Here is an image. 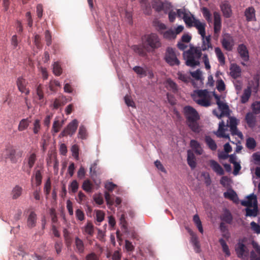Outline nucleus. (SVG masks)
<instances>
[{
  "label": "nucleus",
  "instance_id": "nucleus-30",
  "mask_svg": "<svg viewBox=\"0 0 260 260\" xmlns=\"http://www.w3.org/2000/svg\"><path fill=\"white\" fill-rule=\"evenodd\" d=\"M220 219L223 222L228 224H231L233 221V218L230 211L225 209L220 216Z\"/></svg>",
  "mask_w": 260,
  "mask_h": 260
},
{
  "label": "nucleus",
  "instance_id": "nucleus-2",
  "mask_svg": "<svg viewBox=\"0 0 260 260\" xmlns=\"http://www.w3.org/2000/svg\"><path fill=\"white\" fill-rule=\"evenodd\" d=\"M202 53L199 48L191 47L189 50L183 53V56L186 60L185 63L187 66L194 67L200 64L199 59Z\"/></svg>",
  "mask_w": 260,
  "mask_h": 260
},
{
  "label": "nucleus",
  "instance_id": "nucleus-43",
  "mask_svg": "<svg viewBox=\"0 0 260 260\" xmlns=\"http://www.w3.org/2000/svg\"><path fill=\"white\" fill-rule=\"evenodd\" d=\"M160 34L163 35L165 39L168 40L174 39L176 37L175 32L172 29H169L164 32H160Z\"/></svg>",
  "mask_w": 260,
  "mask_h": 260
},
{
  "label": "nucleus",
  "instance_id": "nucleus-33",
  "mask_svg": "<svg viewBox=\"0 0 260 260\" xmlns=\"http://www.w3.org/2000/svg\"><path fill=\"white\" fill-rule=\"evenodd\" d=\"M177 77L179 80L183 82L184 83H187L191 82L192 85H194V80H192L190 76L187 74L183 73L181 72H178L177 73Z\"/></svg>",
  "mask_w": 260,
  "mask_h": 260
},
{
  "label": "nucleus",
  "instance_id": "nucleus-28",
  "mask_svg": "<svg viewBox=\"0 0 260 260\" xmlns=\"http://www.w3.org/2000/svg\"><path fill=\"white\" fill-rule=\"evenodd\" d=\"M255 11L252 7H249L245 10V16L248 21H251L255 20Z\"/></svg>",
  "mask_w": 260,
  "mask_h": 260
},
{
  "label": "nucleus",
  "instance_id": "nucleus-22",
  "mask_svg": "<svg viewBox=\"0 0 260 260\" xmlns=\"http://www.w3.org/2000/svg\"><path fill=\"white\" fill-rule=\"evenodd\" d=\"M206 24L205 22H202L199 20H195L194 27H195L198 31V33L201 35L202 38L206 36L205 28Z\"/></svg>",
  "mask_w": 260,
  "mask_h": 260
},
{
  "label": "nucleus",
  "instance_id": "nucleus-34",
  "mask_svg": "<svg viewBox=\"0 0 260 260\" xmlns=\"http://www.w3.org/2000/svg\"><path fill=\"white\" fill-rule=\"evenodd\" d=\"M30 120H29L28 118H24L21 119L18 126V130L19 132H22L25 129H26L29 125L30 123Z\"/></svg>",
  "mask_w": 260,
  "mask_h": 260
},
{
  "label": "nucleus",
  "instance_id": "nucleus-51",
  "mask_svg": "<svg viewBox=\"0 0 260 260\" xmlns=\"http://www.w3.org/2000/svg\"><path fill=\"white\" fill-rule=\"evenodd\" d=\"M35 177L36 184L37 186H40L42 183V172L41 170H36L35 172Z\"/></svg>",
  "mask_w": 260,
  "mask_h": 260
},
{
  "label": "nucleus",
  "instance_id": "nucleus-54",
  "mask_svg": "<svg viewBox=\"0 0 260 260\" xmlns=\"http://www.w3.org/2000/svg\"><path fill=\"white\" fill-rule=\"evenodd\" d=\"M51 180H50V178H48L46 180V181L45 183V185H44V192L46 196V198H47L48 196L50 193L51 188Z\"/></svg>",
  "mask_w": 260,
  "mask_h": 260
},
{
  "label": "nucleus",
  "instance_id": "nucleus-62",
  "mask_svg": "<svg viewBox=\"0 0 260 260\" xmlns=\"http://www.w3.org/2000/svg\"><path fill=\"white\" fill-rule=\"evenodd\" d=\"M73 156L76 159L79 157V147L77 144H74L71 148Z\"/></svg>",
  "mask_w": 260,
  "mask_h": 260
},
{
  "label": "nucleus",
  "instance_id": "nucleus-23",
  "mask_svg": "<svg viewBox=\"0 0 260 260\" xmlns=\"http://www.w3.org/2000/svg\"><path fill=\"white\" fill-rule=\"evenodd\" d=\"M255 114L251 112H248L245 116V121L249 127L252 128L255 126L256 124V116Z\"/></svg>",
  "mask_w": 260,
  "mask_h": 260
},
{
  "label": "nucleus",
  "instance_id": "nucleus-60",
  "mask_svg": "<svg viewBox=\"0 0 260 260\" xmlns=\"http://www.w3.org/2000/svg\"><path fill=\"white\" fill-rule=\"evenodd\" d=\"M78 136L82 139H85L86 138V129L84 125H81L79 129Z\"/></svg>",
  "mask_w": 260,
  "mask_h": 260
},
{
  "label": "nucleus",
  "instance_id": "nucleus-27",
  "mask_svg": "<svg viewBox=\"0 0 260 260\" xmlns=\"http://www.w3.org/2000/svg\"><path fill=\"white\" fill-rule=\"evenodd\" d=\"M241 69L236 64H233L230 68V75L234 79H236L241 76Z\"/></svg>",
  "mask_w": 260,
  "mask_h": 260
},
{
  "label": "nucleus",
  "instance_id": "nucleus-52",
  "mask_svg": "<svg viewBox=\"0 0 260 260\" xmlns=\"http://www.w3.org/2000/svg\"><path fill=\"white\" fill-rule=\"evenodd\" d=\"M53 72L56 76H59L61 74L62 69L58 62H55L53 64Z\"/></svg>",
  "mask_w": 260,
  "mask_h": 260
},
{
  "label": "nucleus",
  "instance_id": "nucleus-10",
  "mask_svg": "<svg viewBox=\"0 0 260 260\" xmlns=\"http://www.w3.org/2000/svg\"><path fill=\"white\" fill-rule=\"evenodd\" d=\"M213 96L216 100V103L218 105V108L221 111V113L219 114V116H223L224 115L229 116L230 109L229 106L226 103H224L221 101L220 96L217 94L214 93Z\"/></svg>",
  "mask_w": 260,
  "mask_h": 260
},
{
  "label": "nucleus",
  "instance_id": "nucleus-20",
  "mask_svg": "<svg viewBox=\"0 0 260 260\" xmlns=\"http://www.w3.org/2000/svg\"><path fill=\"white\" fill-rule=\"evenodd\" d=\"M202 44L201 47H199L202 51H206L209 48H212V44L211 43V37L210 35L208 36H204L202 38Z\"/></svg>",
  "mask_w": 260,
  "mask_h": 260
},
{
  "label": "nucleus",
  "instance_id": "nucleus-7",
  "mask_svg": "<svg viewBox=\"0 0 260 260\" xmlns=\"http://www.w3.org/2000/svg\"><path fill=\"white\" fill-rule=\"evenodd\" d=\"M229 123L227 124L226 127L230 128L231 134L233 136H237L240 139L243 137L242 133L239 131L237 128V125L239 123V120L235 117H229Z\"/></svg>",
  "mask_w": 260,
  "mask_h": 260
},
{
  "label": "nucleus",
  "instance_id": "nucleus-39",
  "mask_svg": "<svg viewBox=\"0 0 260 260\" xmlns=\"http://www.w3.org/2000/svg\"><path fill=\"white\" fill-rule=\"evenodd\" d=\"M193 99L196 103L200 106L205 107H208L211 105V102L207 98L197 99V98L194 97Z\"/></svg>",
  "mask_w": 260,
  "mask_h": 260
},
{
  "label": "nucleus",
  "instance_id": "nucleus-37",
  "mask_svg": "<svg viewBox=\"0 0 260 260\" xmlns=\"http://www.w3.org/2000/svg\"><path fill=\"white\" fill-rule=\"evenodd\" d=\"M205 141L209 147V148L213 151H215L217 149V145L215 142V141L210 136H206L205 138Z\"/></svg>",
  "mask_w": 260,
  "mask_h": 260
},
{
  "label": "nucleus",
  "instance_id": "nucleus-6",
  "mask_svg": "<svg viewBox=\"0 0 260 260\" xmlns=\"http://www.w3.org/2000/svg\"><path fill=\"white\" fill-rule=\"evenodd\" d=\"M22 151H17L12 146L8 147L6 149V158H9L12 163H16L18 158L22 156Z\"/></svg>",
  "mask_w": 260,
  "mask_h": 260
},
{
  "label": "nucleus",
  "instance_id": "nucleus-14",
  "mask_svg": "<svg viewBox=\"0 0 260 260\" xmlns=\"http://www.w3.org/2000/svg\"><path fill=\"white\" fill-rule=\"evenodd\" d=\"M237 51L241 58L244 61H248L249 59V52L247 47L244 44H240L238 48Z\"/></svg>",
  "mask_w": 260,
  "mask_h": 260
},
{
  "label": "nucleus",
  "instance_id": "nucleus-16",
  "mask_svg": "<svg viewBox=\"0 0 260 260\" xmlns=\"http://www.w3.org/2000/svg\"><path fill=\"white\" fill-rule=\"evenodd\" d=\"M227 130L228 129L225 126L224 122L222 121L219 123L218 129L216 135L218 138H224L230 139L229 135L225 133V131Z\"/></svg>",
  "mask_w": 260,
  "mask_h": 260
},
{
  "label": "nucleus",
  "instance_id": "nucleus-25",
  "mask_svg": "<svg viewBox=\"0 0 260 260\" xmlns=\"http://www.w3.org/2000/svg\"><path fill=\"white\" fill-rule=\"evenodd\" d=\"M63 122V120H60L58 118L55 119L51 129V133L53 136H54L55 134L57 133L60 131L62 126Z\"/></svg>",
  "mask_w": 260,
  "mask_h": 260
},
{
  "label": "nucleus",
  "instance_id": "nucleus-49",
  "mask_svg": "<svg viewBox=\"0 0 260 260\" xmlns=\"http://www.w3.org/2000/svg\"><path fill=\"white\" fill-rule=\"evenodd\" d=\"M163 2L160 0H153L152 6L156 11L159 12L162 11L161 6Z\"/></svg>",
  "mask_w": 260,
  "mask_h": 260
},
{
  "label": "nucleus",
  "instance_id": "nucleus-41",
  "mask_svg": "<svg viewBox=\"0 0 260 260\" xmlns=\"http://www.w3.org/2000/svg\"><path fill=\"white\" fill-rule=\"evenodd\" d=\"M75 246L76 250L80 253H82L84 250V245L83 241L79 238L76 237L75 239Z\"/></svg>",
  "mask_w": 260,
  "mask_h": 260
},
{
  "label": "nucleus",
  "instance_id": "nucleus-5",
  "mask_svg": "<svg viewBox=\"0 0 260 260\" xmlns=\"http://www.w3.org/2000/svg\"><path fill=\"white\" fill-rule=\"evenodd\" d=\"M37 160V156L35 153H31L27 155L26 158L23 161V166L22 167L23 171L26 172L28 175L30 173L31 169L35 165Z\"/></svg>",
  "mask_w": 260,
  "mask_h": 260
},
{
  "label": "nucleus",
  "instance_id": "nucleus-12",
  "mask_svg": "<svg viewBox=\"0 0 260 260\" xmlns=\"http://www.w3.org/2000/svg\"><path fill=\"white\" fill-rule=\"evenodd\" d=\"M16 84L20 92L26 95L29 94V90L27 88V82L25 79L21 77H18L16 81Z\"/></svg>",
  "mask_w": 260,
  "mask_h": 260
},
{
  "label": "nucleus",
  "instance_id": "nucleus-1",
  "mask_svg": "<svg viewBox=\"0 0 260 260\" xmlns=\"http://www.w3.org/2000/svg\"><path fill=\"white\" fill-rule=\"evenodd\" d=\"M184 113L189 128L195 133H199L200 128L198 123L200 116L195 109L189 106L184 108Z\"/></svg>",
  "mask_w": 260,
  "mask_h": 260
},
{
  "label": "nucleus",
  "instance_id": "nucleus-40",
  "mask_svg": "<svg viewBox=\"0 0 260 260\" xmlns=\"http://www.w3.org/2000/svg\"><path fill=\"white\" fill-rule=\"evenodd\" d=\"M215 52L218 61L221 65H224L225 64V57L221 49L219 47H216L215 48Z\"/></svg>",
  "mask_w": 260,
  "mask_h": 260
},
{
  "label": "nucleus",
  "instance_id": "nucleus-8",
  "mask_svg": "<svg viewBox=\"0 0 260 260\" xmlns=\"http://www.w3.org/2000/svg\"><path fill=\"white\" fill-rule=\"evenodd\" d=\"M221 43L223 48L226 51H232L235 45V40L233 37L230 34L223 35Z\"/></svg>",
  "mask_w": 260,
  "mask_h": 260
},
{
  "label": "nucleus",
  "instance_id": "nucleus-31",
  "mask_svg": "<svg viewBox=\"0 0 260 260\" xmlns=\"http://www.w3.org/2000/svg\"><path fill=\"white\" fill-rule=\"evenodd\" d=\"M223 196L225 198L228 199L235 203L238 202V198L237 194L233 189H231L224 192Z\"/></svg>",
  "mask_w": 260,
  "mask_h": 260
},
{
  "label": "nucleus",
  "instance_id": "nucleus-44",
  "mask_svg": "<svg viewBox=\"0 0 260 260\" xmlns=\"http://www.w3.org/2000/svg\"><path fill=\"white\" fill-rule=\"evenodd\" d=\"M41 129V121L38 119L35 120L33 123L32 131L35 135H37L39 133Z\"/></svg>",
  "mask_w": 260,
  "mask_h": 260
},
{
  "label": "nucleus",
  "instance_id": "nucleus-11",
  "mask_svg": "<svg viewBox=\"0 0 260 260\" xmlns=\"http://www.w3.org/2000/svg\"><path fill=\"white\" fill-rule=\"evenodd\" d=\"M214 32L217 36L219 35L221 29V18L220 13L218 12H214Z\"/></svg>",
  "mask_w": 260,
  "mask_h": 260
},
{
  "label": "nucleus",
  "instance_id": "nucleus-3",
  "mask_svg": "<svg viewBox=\"0 0 260 260\" xmlns=\"http://www.w3.org/2000/svg\"><path fill=\"white\" fill-rule=\"evenodd\" d=\"M143 45L145 49H156L161 47V43L158 35L154 33L146 35L143 38Z\"/></svg>",
  "mask_w": 260,
  "mask_h": 260
},
{
  "label": "nucleus",
  "instance_id": "nucleus-36",
  "mask_svg": "<svg viewBox=\"0 0 260 260\" xmlns=\"http://www.w3.org/2000/svg\"><path fill=\"white\" fill-rule=\"evenodd\" d=\"M259 85V74L255 75L253 77V80H251L248 86H252V89L256 92Z\"/></svg>",
  "mask_w": 260,
  "mask_h": 260
},
{
  "label": "nucleus",
  "instance_id": "nucleus-15",
  "mask_svg": "<svg viewBox=\"0 0 260 260\" xmlns=\"http://www.w3.org/2000/svg\"><path fill=\"white\" fill-rule=\"evenodd\" d=\"M247 200L246 201H242L241 202V204L246 207H252L253 206H255V203L256 201V205H258L257 197L256 195L253 193L250 194L247 197Z\"/></svg>",
  "mask_w": 260,
  "mask_h": 260
},
{
  "label": "nucleus",
  "instance_id": "nucleus-59",
  "mask_svg": "<svg viewBox=\"0 0 260 260\" xmlns=\"http://www.w3.org/2000/svg\"><path fill=\"white\" fill-rule=\"evenodd\" d=\"M167 83L169 86V88L173 91L174 92H176L178 90V86L177 84L174 82L173 80L171 79H168L167 81Z\"/></svg>",
  "mask_w": 260,
  "mask_h": 260
},
{
  "label": "nucleus",
  "instance_id": "nucleus-58",
  "mask_svg": "<svg viewBox=\"0 0 260 260\" xmlns=\"http://www.w3.org/2000/svg\"><path fill=\"white\" fill-rule=\"evenodd\" d=\"M84 232L85 234H88L90 236H91L93 234V226L91 223L88 222L84 229Z\"/></svg>",
  "mask_w": 260,
  "mask_h": 260
},
{
  "label": "nucleus",
  "instance_id": "nucleus-13",
  "mask_svg": "<svg viewBox=\"0 0 260 260\" xmlns=\"http://www.w3.org/2000/svg\"><path fill=\"white\" fill-rule=\"evenodd\" d=\"M221 11L225 18H229L232 16L231 6L228 1L223 2L220 5Z\"/></svg>",
  "mask_w": 260,
  "mask_h": 260
},
{
  "label": "nucleus",
  "instance_id": "nucleus-42",
  "mask_svg": "<svg viewBox=\"0 0 260 260\" xmlns=\"http://www.w3.org/2000/svg\"><path fill=\"white\" fill-rule=\"evenodd\" d=\"M183 20L186 25L188 27L193 26L195 20H198V19H196L192 15H191V16H189L188 14L185 16Z\"/></svg>",
  "mask_w": 260,
  "mask_h": 260
},
{
  "label": "nucleus",
  "instance_id": "nucleus-21",
  "mask_svg": "<svg viewBox=\"0 0 260 260\" xmlns=\"http://www.w3.org/2000/svg\"><path fill=\"white\" fill-rule=\"evenodd\" d=\"M245 216L246 217H256L259 213L258 205L255 203V206L252 207H247L245 209Z\"/></svg>",
  "mask_w": 260,
  "mask_h": 260
},
{
  "label": "nucleus",
  "instance_id": "nucleus-47",
  "mask_svg": "<svg viewBox=\"0 0 260 260\" xmlns=\"http://www.w3.org/2000/svg\"><path fill=\"white\" fill-rule=\"evenodd\" d=\"M256 146V142L254 138L249 137L246 139V146L250 150L254 149Z\"/></svg>",
  "mask_w": 260,
  "mask_h": 260
},
{
  "label": "nucleus",
  "instance_id": "nucleus-4",
  "mask_svg": "<svg viewBox=\"0 0 260 260\" xmlns=\"http://www.w3.org/2000/svg\"><path fill=\"white\" fill-rule=\"evenodd\" d=\"M164 59L170 66H179L180 63L177 57L175 50L171 47L167 48Z\"/></svg>",
  "mask_w": 260,
  "mask_h": 260
},
{
  "label": "nucleus",
  "instance_id": "nucleus-18",
  "mask_svg": "<svg viewBox=\"0 0 260 260\" xmlns=\"http://www.w3.org/2000/svg\"><path fill=\"white\" fill-rule=\"evenodd\" d=\"M79 122L76 119L73 120L69 123L67 126H66V134L69 135H73L76 131L78 126Z\"/></svg>",
  "mask_w": 260,
  "mask_h": 260
},
{
  "label": "nucleus",
  "instance_id": "nucleus-38",
  "mask_svg": "<svg viewBox=\"0 0 260 260\" xmlns=\"http://www.w3.org/2000/svg\"><path fill=\"white\" fill-rule=\"evenodd\" d=\"M187 163L191 169H194L196 167V158L192 152L188 151L187 152Z\"/></svg>",
  "mask_w": 260,
  "mask_h": 260
},
{
  "label": "nucleus",
  "instance_id": "nucleus-9",
  "mask_svg": "<svg viewBox=\"0 0 260 260\" xmlns=\"http://www.w3.org/2000/svg\"><path fill=\"white\" fill-rule=\"evenodd\" d=\"M235 251L239 258L243 260L248 259L249 250L244 244L239 242L236 247Z\"/></svg>",
  "mask_w": 260,
  "mask_h": 260
},
{
  "label": "nucleus",
  "instance_id": "nucleus-24",
  "mask_svg": "<svg viewBox=\"0 0 260 260\" xmlns=\"http://www.w3.org/2000/svg\"><path fill=\"white\" fill-rule=\"evenodd\" d=\"M209 164L213 170L217 174L219 175L224 174V172L223 169L217 161L212 159L209 161Z\"/></svg>",
  "mask_w": 260,
  "mask_h": 260
},
{
  "label": "nucleus",
  "instance_id": "nucleus-50",
  "mask_svg": "<svg viewBox=\"0 0 260 260\" xmlns=\"http://www.w3.org/2000/svg\"><path fill=\"white\" fill-rule=\"evenodd\" d=\"M193 220L194 223L196 224L199 232L203 234V228L202 225V222L200 220L199 216L197 214H196L193 216Z\"/></svg>",
  "mask_w": 260,
  "mask_h": 260
},
{
  "label": "nucleus",
  "instance_id": "nucleus-55",
  "mask_svg": "<svg viewBox=\"0 0 260 260\" xmlns=\"http://www.w3.org/2000/svg\"><path fill=\"white\" fill-rule=\"evenodd\" d=\"M190 75L196 80L200 81L201 83L202 82V72L199 69L194 72H190Z\"/></svg>",
  "mask_w": 260,
  "mask_h": 260
},
{
  "label": "nucleus",
  "instance_id": "nucleus-46",
  "mask_svg": "<svg viewBox=\"0 0 260 260\" xmlns=\"http://www.w3.org/2000/svg\"><path fill=\"white\" fill-rule=\"evenodd\" d=\"M219 242L222 247L223 252L225 253L227 256H229L231 255V253L229 248V246L226 244L225 240L221 238L219 240Z\"/></svg>",
  "mask_w": 260,
  "mask_h": 260
},
{
  "label": "nucleus",
  "instance_id": "nucleus-17",
  "mask_svg": "<svg viewBox=\"0 0 260 260\" xmlns=\"http://www.w3.org/2000/svg\"><path fill=\"white\" fill-rule=\"evenodd\" d=\"M105 198L107 204L110 206L115 204V206H118L121 203V199L119 197H116L115 200H114V199L112 198L110 193L107 191L105 192Z\"/></svg>",
  "mask_w": 260,
  "mask_h": 260
},
{
  "label": "nucleus",
  "instance_id": "nucleus-61",
  "mask_svg": "<svg viewBox=\"0 0 260 260\" xmlns=\"http://www.w3.org/2000/svg\"><path fill=\"white\" fill-rule=\"evenodd\" d=\"M202 13L206 20L209 22H210L211 21V15L209 10L207 8L204 7L202 9Z\"/></svg>",
  "mask_w": 260,
  "mask_h": 260
},
{
  "label": "nucleus",
  "instance_id": "nucleus-26",
  "mask_svg": "<svg viewBox=\"0 0 260 260\" xmlns=\"http://www.w3.org/2000/svg\"><path fill=\"white\" fill-rule=\"evenodd\" d=\"M252 88V86H248L244 90L243 93L240 99L241 103L245 104L248 101L251 95Z\"/></svg>",
  "mask_w": 260,
  "mask_h": 260
},
{
  "label": "nucleus",
  "instance_id": "nucleus-64",
  "mask_svg": "<svg viewBox=\"0 0 260 260\" xmlns=\"http://www.w3.org/2000/svg\"><path fill=\"white\" fill-rule=\"evenodd\" d=\"M251 230L256 234H260V225L254 221L250 223Z\"/></svg>",
  "mask_w": 260,
  "mask_h": 260
},
{
  "label": "nucleus",
  "instance_id": "nucleus-57",
  "mask_svg": "<svg viewBox=\"0 0 260 260\" xmlns=\"http://www.w3.org/2000/svg\"><path fill=\"white\" fill-rule=\"evenodd\" d=\"M133 70L138 75L143 76H146L147 75V71L140 66H136L133 68Z\"/></svg>",
  "mask_w": 260,
  "mask_h": 260
},
{
  "label": "nucleus",
  "instance_id": "nucleus-63",
  "mask_svg": "<svg viewBox=\"0 0 260 260\" xmlns=\"http://www.w3.org/2000/svg\"><path fill=\"white\" fill-rule=\"evenodd\" d=\"M60 86V83L58 81L51 80L50 81L49 84V88L52 91H54L56 90V88Z\"/></svg>",
  "mask_w": 260,
  "mask_h": 260
},
{
  "label": "nucleus",
  "instance_id": "nucleus-48",
  "mask_svg": "<svg viewBox=\"0 0 260 260\" xmlns=\"http://www.w3.org/2000/svg\"><path fill=\"white\" fill-rule=\"evenodd\" d=\"M36 94L40 102H43L44 92L43 90V86L41 84H39L37 86L36 88Z\"/></svg>",
  "mask_w": 260,
  "mask_h": 260
},
{
  "label": "nucleus",
  "instance_id": "nucleus-53",
  "mask_svg": "<svg viewBox=\"0 0 260 260\" xmlns=\"http://www.w3.org/2000/svg\"><path fill=\"white\" fill-rule=\"evenodd\" d=\"M92 186V184L89 180H86L83 183L82 188L87 192H91Z\"/></svg>",
  "mask_w": 260,
  "mask_h": 260
},
{
  "label": "nucleus",
  "instance_id": "nucleus-56",
  "mask_svg": "<svg viewBox=\"0 0 260 260\" xmlns=\"http://www.w3.org/2000/svg\"><path fill=\"white\" fill-rule=\"evenodd\" d=\"M253 113L255 114L260 113V101H255L251 105Z\"/></svg>",
  "mask_w": 260,
  "mask_h": 260
},
{
  "label": "nucleus",
  "instance_id": "nucleus-35",
  "mask_svg": "<svg viewBox=\"0 0 260 260\" xmlns=\"http://www.w3.org/2000/svg\"><path fill=\"white\" fill-rule=\"evenodd\" d=\"M52 160L54 161L53 164L54 173L57 174L58 170L59 162L58 161H57L54 154L51 153L49 156V158L47 159L48 165H51Z\"/></svg>",
  "mask_w": 260,
  "mask_h": 260
},
{
  "label": "nucleus",
  "instance_id": "nucleus-19",
  "mask_svg": "<svg viewBox=\"0 0 260 260\" xmlns=\"http://www.w3.org/2000/svg\"><path fill=\"white\" fill-rule=\"evenodd\" d=\"M188 233L191 236V242L192 243L194 250L197 253L200 252V245L198 240V237L197 235L191 230H188Z\"/></svg>",
  "mask_w": 260,
  "mask_h": 260
},
{
  "label": "nucleus",
  "instance_id": "nucleus-29",
  "mask_svg": "<svg viewBox=\"0 0 260 260\" xmlns=\"http://www.w3.org/2000/svg\"><path fill=\"white\" fill-rule=\"evenodd\" d=\"M37 215L34 211H31L27 220V225L29 228H32L36 226L37 222Z\"/></svg>",
  "mask_w": 260,
  "mask_h": 260
},
{
  "label": "nucleus",
  "instance_id": "nucleus-32",
  "mask_svg": "<svg viewBox=\"0 0 260 260\" xmlns=\"http://www.w3.org/2000/svg\"><path fill=\"white\" fill-rule=\"evenodd\" d=\"M23 191V188L21 186L16 185L13 188L11 191V196L13 199L15 200L19 198Z\"/></svg>",
  "mask_w": 260,
  "mask_h": 260
},
{
  "label": "nucleus",
  "instance_id": "nucleus-45",
  "mask_svg": "<svg viewBox=\"0 0 260 260\" xmlns=\"http://www.w3.org/2000/svg\"><path fill=\"white\" fill-rule=\"evenodd\" d=\"M144 47L140 45H135L132 46V49L140 55L144 56L146 55V53L144 49Z\"/></svg>",
  "mask_w": 260,
  "mask_h": 260
}]
</instances>
